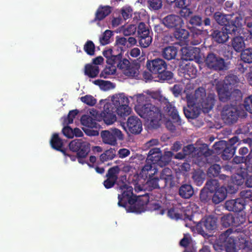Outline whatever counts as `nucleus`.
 Masks as SVG:
<instances>
[{
	"instance_id": "46",
	"label": "nucleus",
	"mask_w": 252,
	"mask_h": 252,
	"mask_svg": "<svg viewBox=\"0 0 252 252\" xmlns=\"http://www.w3.org/2000/svg\"><path fill=\"white\" fill-rule=\"evenodd\" d=\"M220 169L221 167L219 164H214L208 168L207 174L210 177H217L219 175Z\"/></svg>"
},
{
	"instance_id": "53",
	"label": "nucleus",
	"mask_w": 252,
	"mask_h": 252,
	"mask_svg": "<svg viewBox=\"0 0 252 252\" xmlns=\"http://www.w3.org/2000/svg\"><path fill=\"white\" fill-rule=\"evenodd\" d=\"M82 102L91 106H94L96 103V100L91 95H86L80 98Z\"/></svg>"
},
{
	"instance_id": "10",
	"label": "nucleus",
	"mask_w": 252,
	"mask_h": 252,
	"mask_svg": "<svg viewBox=\"0 0 252 252\" xmlns=\"http://www.w3.org/2000/svg\"><path fill=\"white\" fill-rule=\"evenodd\" d=\"M221 120L228 126L236 123L240 116V111L236 106L232 104H225L220 111Z\"/></svg>"
},
{
	"instance_id": "14",
	"label": "nucleus",
	"mask_w": 252,
	"mask_h": 252,
	"mask_svg": "<svg viewBox=\"0 0 252 252\" xmlns=\"http://www.w3.org/2000/svg\"><path fill=\"white\" fill-rule=\"evenodd\" d=\"M101 137L105 144L113 146L117 144V139H123V135L121 131L117 128L111 129L110 130H102L101 132Z\"/></svg>"
},
{
	"instance_id": "60",
	"label": "nucleus",
	"mask_w": 252,
	"mask_h": 252,
	"mask_svg": "<svg viewBox=\"0 0 252 252\" xmlns=\"http://www.w3.org/2000/svg\"><path fill=\"white\" fill-rule=\"evenodd\" d=\"M244 107L246 111L252 114V95L245 99Z\"/></svg>"
},
{
	"instance_id": "59",
	"label": "nucleus",
	"mask_w": 252,
	"mask_h": 252,
	"mask_svg": "<svg viewBox=\"0 0 252 252\" xmlns=\"http://www.w3.org/2000/svg\"><path fill=\"white\" fill-rule=\"evenodd\" d=\"M187 74L191 78L196 77L197 70L196 68L193 65H187L186 66Z\"/></svg>"
},
{
	"instance_id": "45",
	"label": "nucleus",
	"mask_w": 252,
	"mask_h": 252,
	"mask_svg": "<svg viewBox=\"0 0 252 252\" xmlns=\"http://www.w3.org/2000/svg\"><path fill=\"white\" fill-rule=\"evenodd\" d=\"M192 178L197 186H201L204 180V174L202 171H195L192 173Z\"/></svg>"
},
{
	"instance_id": "32",
	"label": "nucleus",
	"mask_w": 252,
	"mask_h": 252,
	"mask_svg": "<svg viewBox=\"0 0 252 252\" xmlns=\"http://www.w3.org/2000/svg\"><path fill=\"white\" fill-rule=\"evenodd\" d=\"M174 36L176 39L183 42L184 43H187L188 42L189 32L187 30L179 28L175 29Z\"/></svg>"
},
{
	"instance_id": "50",
	"label": "nucleus",
	"mask_w": 252,
	"mask_h": 252,
	"mask_svg": "<svg viewBox=\"0 0 252 252\" xmlns=\"http://www.w3.org/2000/svg\"><path fill=\"white\" fill-rule=\"evenodd\" d=\"M84 50L86 53L90 56H93L95 52V46L93 41H87L84 46Z\"/></svg>"
},
{
	"instance_id": "63",
	"label": "nucleus",
	"mask_w": 252,
	"mask_h": 252,
	"mask_svg": "<svg viewBox=\"0 0 252 252\" xmlns=\"http://www.w3.org/2000/svg\"><path fill=\"white\" fill-rule=\"evenodd\" d=\"M233 182L238 186L242 185L245 182L244 177L240 174H236L232 177Z\"/></svg>"
},
{
	"instance_id": "20",
	"label": "nucleus",
	"mask_w": 252,
	"mask_h": 252,
	"mask_svg": "<svg viewBox=\"0 0 252 252\" xmlns=\"http://www.w3.org/2000/svg\"><path fill=\"white\" fill-rule=\"evenodd\" d=\"M174 177L172 174V170L169 168H164L160 173V180L163 182L161 184V188H171L175 186V182L174 180Z\"/></svg>"
},
{
	"instance_id": "62",
	"label": "nucleus",
	"mask_w": 252,
	"mask_h": 252,
	"mask_svg": "<svg viewBox=\"0 0 252 252\" xmlns=\"http://www.w3.org/2000/svg\"><path fill=\"white\" fill-rule=\"evenodd\" d=\"M209 190H207L205 188L201 190L199 198L201 202H207L209 200Z\"/></svg>"
},
{
	"instance_id": "51",
	"label": "nucleus",
	"mask_w": 252,
	"mask_h": 252,
	"mask_svg": "<svg viewBox=\"0 0 252 252\" xmlns=\"http://www.w3.org/2000/svg\"><path fill=\"white\" fill-rule=\"evenodd\" d=\"M79 111L78 110H73L69 112L68 115L66 117L64 118L63 124L68 125L71 124L73 122V119L75 116L78 114Z\"/></svg>"
},
{
	"instance_id": "27",
	"label": "nucleus",
	"mask_w": 252,
	"mask_h": 252,
	"mask_svg": "<svg viewBox=\"0 0 252 252\" xmlns=\"http://www.w3.org/2000/svg\"><path fill=\"white\" fill-rule=\"evenodd\" d=\"M212 200L215 204H218L222 202L227 196V190L225 187H221L214 191Z\"/></svg>"
},
{
	"instance_id": "55",
	"label": "nucleus",
	"mask_w": 252,
	"mask_h": 252,
	"mask_svg": "<svg viewBox=\"0 0 252 252\" xmlns=\"http://www.w3.org/2000/svg\"><path fill=\"white\" fill-rule=\"evenodd\" d=\"M137 27L134 25H130L125 28L123 30V33L125 36H129L135 34Z\"/></svg>"
},
{
	"instance_id": "3",
	"label": "nucleus",
	"mask_w": 252,
	"mask_h": 252,
	"mask_svg": "<svg viewBox=\"0 0 252 252\" xmlns=\"http://www.w3.org/2000/svg\"><path fill=\"white\" fill-rule=\"evenodd\" d=\"M233 232L232 228H228L221 233L213 244L214 249L216 251H225L226 252H237L239 250L245 249L248 241L242 237L235 239L234 236H230Z\"/></svg>"
},
{
	"instance_id": "43",
	"label": "nucleus",
	"mask_w": 252,
	"mask_h": 252,
	"mask_svg": "<svg viewBox=\"0 0 252 252\" xmlns=\"http://www.w3.org/2000/svg\"><path fill=\"white\" fill-rule=\"evenodd\" d=\"M241 59L245 63H252V48H249L243 50L241 54Z\"/></svg>"
},
{
	"instance_id": "49",
	"label": "nucleus",
	"mask_w": 252,
	"mask_h": 252,
	"mask_svg": "<svg viewBox=\"0 0 252 252\" xmlns=\"http://www.w3.org/2000/svg\"><path fill=\"white\" fill-rule=\"evenodd\" d=\"M113 35V32L110 30H106L103 33L102 37L100 38V44L102 45H106L110 43L111 37Z\"/></svg>"
},
{
	"instance_id": "39",
	"label": "nucleus",
	"mask_w": 252,
	"mask_h": 252,
	"mask_svg": "<svg viewBox=\"0 0 252 252\" xmlns=\"http://www.w3.org/2000/svg\"><path fill=\"white\" fill-rule=\"evenodd\" d=\"M160 178L154 177L147 179L146 185L149 190H152L155 189H159L161 188Z\"/></svg>"
},
{
	"instance_id": "57",
	"label": "nucleus",
	"mask_w": 252,
	"mask_h": 252,
	"mask_svg": "<svg viewBox=\"0 0 252 252\" xmlns=\"http://www.w3.org/2000/svg\"><path fill=\"white\" fill-rule=\"evenodd\" d=\"M130 64V63L127 59L122 57L121 63L118 64L117 67L121 69L124 73Z\"/></svg>"
},
{
	"instance_id": "16",
	"label": "nucleus",
	"mask_w": 252,
	"mask_h": 252,
	"mask_svg": "<svg viewBox=\"0 0 252 252\" xmlns=\"http://www.w3.org/2000/svg\"><path fill=\"white\" fill-rule=\"evenodd\" d=\"M162 23L169 29H179L182 28L184 22L182 18L175 14H169L162 19Z\"/></svg>"
},
{
	"instance_id": "31",
	"label": "nucleus",
	"mask_w": 252,
	"mask_h": 252,
	"mask_svg": "<svg viewBox=\"0 0 252 252\" xmlns=\"http://www.w3.org/2000/svg\"><path fill=\"white\" fill-rule=\"evenodd\" d=\"M178 52L177 48L173 46H169L163 49L162 51V57L167 60L174 59Z\"/></svg>"
},
{
	"instance_id": "42",
	"label": "nucleus",
	"mask_w": 252,
	"mask_h": 252,
	"mask_svg": "<svg viewBox=\"0 0 252 252\" xmlns=\"http://www.w3.org/2000/svg\"><path fill=\"white\" fill-rule=\"evenodd\" d=\"M220 188L219 181L216 179H210L208 180L205 187V188H206L210 193H213Z\"/></svg>"
},
{
	"instance_id": "33",
	"label": "nucleus",
	"mask_w": 252,
	"mask_h": 252,
	"mask_svg": "<svg viewBox=\"0 0 252 252\" xmlns=\"http://www.w3.org/2000/svg\"><path fill=\"white\" fill-rule=\"evenodd\" d=\"M236 147L234 145L228 143L226 148L221 152V158L225 160L230 159L234 155Z\"/></svg>"
},
{
	"instance_id": "29",
	"label": "nucleus",
	"mask_w": 252,
	"mask_h": 252,
	"mask_svg": "<svg viewBox=\"0 0 252 252\" xmlns=\"http://www.w3.org/2000/svg\"><path fill=\"white\" fill-rule=\"evenodd\" d=\"M161 151L159 148H154L150 150L147 155L146 162L153 164H157Z\"/></svg>"
},
{
	"instance_id": "8",
	"label": "nucleus",
	"mask_w": 252,
	"mask_h": 252,
	"mask_svg": "<svg viewBox=\"0 0 252 252\" xmlns=\"http://www.w3.org/2000/svg\"><path fill=\"white\" fill-rule=\"evenodd\" d=\"M217 226L218 219L212 215L205 216L195 224L197 232L204 237L208 236L207 232H211L217 229Z\"/></svg>"
},
{
	"instance_id": "1",
	"label": "nucleus",
	"mask_w": 252,
	"mask_h": 252,
	"mask_svg": "<svg viewBox=\"0 0 252 252\" xmlns=\"http://www.w3.org/2000/svg\"><path fill=\"white\" fill-rule=\"evenodd\" d=\"M187 107L184 108V113L188 119L197 118L202 111L208 113L213 108L216 102V95L209 94L206 95V90L203 87L197 89L193 95L187 96Z\"/></svg>"
},
{
	"instance_id": "35",
	"label": "nucleus",
	"mask_w": 252,
	"mask_h": 252,
	"mask_svg": "<svg viewBox=\"0 0 252 252\" xmlns=\"http://www.w3.org/2000/svg\"><path fill=\"white\" fill-rule=\"evenodd\" d=\"M244 36H237L234 37L232 40V46L237 52H242L245 47V44L244 43Z\"/></svg>"
},
{
	"instance_id": "56",
	"label": "nucleus",
	"mask_w": 252,
	"mask_h": 252,
	"mask_svg": "<svg viewBox=\"0 0 252 252\" xmlns=\"http://www.w3.org/2000/svg\"><path fill=\"white\" fill-rule=\"evenodd\" d=\"M245 169L247 173H252V150L250 151L248 155H247V159L245 163Z\"/></svg>"
},
{
	"instance_id": "21",
	"label": "nucleus",
	"mask_w": 252,
	"mask_h": 252,
	"mask_svg": "<svg viewBox=\"0 0 252 252\" xmlns=\"http://www.w3.org/2000/svg\"><path fill=\"white\" fill-rule=\"evenodd\" d=\"M246 205V200L243 198H238L227 200L225 203V207L229 211L240 212L245 208Z\"/></svg>"
},
{
	"instance_id": "30",
	"label": "nucleus",
	"mask_w": 252,
	"mask_h": 252,
	"mask_svg": "<svg viewBox=\"0 0 252 252\" xmlns=\"http://www.w3.org/2000/svg\"><path fill=\"white\" fill-rule=\"evenodd\" d=\"M244 25L248 29H242L241 27L240 32L237 33L236 34H242L246 40L251 39L252 38V19L248 18H246Z\"/></svg>"
},
{
	"instance_id": "22",
	"label": "nucleus",
	"mask_w": 252,
	"mask_h": 252,
	"mask_svg": "<svg viewBox=\"0 0 252 252\" xmlns=\"http://www.w3.org/2000/svg\"><path fill=\"white\" fill-rule=\"evenodd\" d=\"M164 99L163 109L164 112L172 118L174 123H177L178 125H181V120L176 107L172 103L169 102L167 99L165 98Z\"/></svg>"
},
{
	"instance_id": "2",
	"label": "nucleus",
	"mask_w": 252,
	"mask_h": 252,
	"mask_svg": "<svg viewBox=\"0 0 252 252\" xmlns=\"http://www.w3.org/2000/svg\"><path fill=\"white\" fill-rule=\"evenodd\" d=\"M117 189L121 194L118 195L119 206L125 208L127 212L140 213L145 210V207L149 202L148 193L140 194L138 196L133 192V188L125 183H118Z\"/></svg>"
},
{
	"instance_id": "24",
	"label": "nucleus",
	"mask_w": 252,
	"mask_h": 252,
	"mask_svg": "<svg viewBox=\"0 0 252 252\" xmlns=\"http://www.w3.org/2000/svg\"><path fill=\"white\" fill-rule=\"evenodd\" d=\"M157 172L158 169L153 166V164L147 162L142 168L139 175L144 179H148L155 177Z\"/></svg>"
},
{
	"instance_id": "36",
	"label": "nucleus",
	"mask_w": 252,
	"mask_h": 252,
	"mask_svg": "<svg viewBox=\"0 0 252 252\" xmlns=\"http://www.w3.org/2000/svg\"><path fill=\"white\" fill-rule=\"evenodd\" d=\"M81 123L84 126L91 128H96L98 125L95 119L87 115H84L81 117Z\"/></svg>"
},
{
	"instance_id": "19",
	"label": "nucleus",
	"mask_w": 252,
	"mask_h": 252,
	"mask_svg": "<svg viewBox=\"0 0 252 252\" xmlns=\"http://www.w3.org/2000/svg\"><path fill=\"white\" fill-rule=\"evenodd\" d=\"M147 69L152 73L158 74L162 70L167 69V64L162 59L157 58L148 61L146 63Z\"/></svg>"
},
{
	"instance_id": "28",
	"label": "nucleus",
	"mask_w": 252,
	"mask_h": 252,
	"mask_svg": "<svg viewBox=\"0 0 252 252\" xmlns=\"http://www.w3.org/2000/svg\"><path fill=\"white\" fill-rule=\"evenodd\" d=\"M193 187L190 184H183L179 188V194L183 198L189 199L193 196Z\"/></svg>"
},
{
	"instance_id": "40",
	"label": "nucleus",
	"mask_w": 252,
	"mask_h": 252,
	"mask_svg": "<svg viewBox=\"0 0 252 252\" xmlns=\"http://www.w3.org/2000/svg\"><path fill=\"white\" fill-rule=\"evenodd\" d=\"M139 67L137 63L130 64L124 74L128 77H137L139 74Z\"/></svg>"
},
{
	"instance_id": "38",
	"label": "nucleus",
	"mask_w": 252,
	"mask_h": 252,
	"mask_svg": "<svg viewBox=\"0 0 252 252\" xmlns=\"http://www.w3.org/2000/svg\"><path fill=\"white\" fill-rule=\"evenodd\" d=\"M50 143L51 147L56 150H59L63 145V140L59 137V134L57 133H55L52 135Z\"/></svg>"
},
{
	"instance_id": "48",
	"label": "nucleus",
	"mask_w": 252,
	"mask_h": 252,
	"mask_svg": "<svg viewBox=\"0 0 252 252\" xmlns=\"http://www.w3.org/2000/svg\"><path fill=\"white\" fill-rule=\"evenodd\" d=\"M228 143L224 140H220L215 142L213 145L214 149L217 154H220L221 152L226 148Z\"/></svg>"
},
{
	"instance_id": "6",
	"label": "nucleus",
	"mask_w": 252,
	"mask_h": 252,
	"mask_svg": "<svg viewBox=\"0 0 252 252\" xmlns=\"http://www.w3.org/2000/svg\"><path fill=\"white\" fill-rule=\"evenodd\" d=\"M213 17L218 24L223 26L222 30L228 31L231 35H236L240 32L243 22V18L240 14L226 15L216 12Z\"/></svg>"
},
{
	"instance_id": "44",
	"label": "nucleus",
	"mask_w": 252,
	"mask_h": 252,
	"mask_svg": "<svg viewBox=\"0 0 252 252\" xmlns=\"http://www.w3.org/2000/svg\"><path fill=\"white\" fill-rule=\"evenodd\" d=\"M116 156V151L114 148H110L105 151L100 156V160L103 162L108 160H111L114 158Z\"/></svg>"
},
{
	"instance_id": "58",
	"label": "nucleus",
	"mask_w": 252,
	"mask_h": 252,
	"mask_svg": "<svg viewBox=\"0 0 252 252\" xmlns=\"http://www.w3.org/2000/svg\"><path fill=\"white\" fill-rule=\"evenodd\" d=\"M189 23L194 26H201L202 25V18L199 15H194L191 17Z\"/></svg>"
},
{
	"instance_id": "9",
	"label": "nucleus",
	"mask_w": 252,
	"mask_h": 252,
	"mask_svg": "<svg viewBox=\"0 0 252 252\" xmlns=\"http://www.w3.org/2000/svg\"><path fill=\"white\" fill-rule=\"evenodd\" d=\"M90 146L89 142L78 139L71 141L68 145L69 150L76 153L78 161L81 163H83L82 159L85 158L89 153Z\"/></svg>"
},
{
	"instance_id": "25",
	"label": "nucleus",
	"mask_w": 252,
	"mask_h": 252,
	"mask_svg": "<svg viewBox=\"0 0 252 252\" xmlns=\"http://www.w3.org/2000/svg\"><path fill=\"white\" fill-rule=\"evenodd\" d=\"M112 11V7L108 5H100L97 8L95 14V18L93 22L100 21L104 19L106 16L110 14Z\"/></svg>"
},
{
	"instance_id": "18",
	"label": "nucleus",
	"mask_w": 252,
	"mask_h": 252,
	"mask_svg": "<svg viewBox=\"0 0 252 252\" xmlns=\"http://www.w3.org/2000/svg\"><path fill=\"white\" fill-rule=\"evenodd\" d=\"M116 114L117 111L114 110L112 105L107 103L104 104L100 116L106 124L111 125L116 121Z\"/></svg>"
},
{
	"instance_id": "17",
	"label": "nucleus",
	"mask_w": 252,
	"mask_h": 252,
	"mask_svg": "<svg viewBox=\"0 0 252 252\" xmlns=\"http://www.w3.org/2000/svg\"><path fill=\"white\" fill-rule=\"evenodd\" d=\"M221 221L222 226L225 227L230 226L237 227L244 223V220L241 216L228 214L221 217Z\"/></svg>"
},
{
	"instance_id": "5",
	"label": "nucleus",
	"mask_w": 252,
	"mask_h": 252,
	"mask_svg": "<svg viewBox=\"0 0 252 252\" xmlns=\"http://www.w3.org/2000/svg\"><path fill=\"white\" fill-rule=\"evenodd\" d=\"M134 109L139 116L149 122V128L157 129L160 127L163 115L159 107L147 103L144 105H135Z\"/></svg>"
},
{
	"instance_id": "15",
	"label": "nucleus",
	"mask_w": 252,
	"mask_h": 252,
	"mask_svg": "<svg viewBox=\"0 0 252 252\" xmlns=\"http://www.w3.org/2000/svg\"><path fill=\"white\" fill-rule=\"evenodd\" d=\"M123 127L127 132L132 134H138L142 130V124L141 120L136 116H130L127 120L126 125L124 124Z\"/></svg>"
},
{
	"instance_id": "41",
	"label": "nucleus",
	"mask_w": 252,
	"mask_h": 252,
	"mask_svg": "<svg viewBox=\"0 0 252 252\" xmlns=\"http://www.w3.org/2000/svg\"><path fill=\"white\" fill-rule=\"evenodd\" d=\"M123 54L121 52L118 53L115 52L110 59H108V60H106V63L107 64L111 65L112 67L116 68L117 67L118 64L121 63V60Z\"/></svg>"
},
{
	"instance_id": "13",
	"label": "nucleus",
	"mask_w": 252,
	"mask_h": 252,
	"mask_svg": "<svg viewBox=\"0 0 252 252\" xmlns=\"http://www.w3.org/2000/svg\"><path fill=\"white\" fill-rule=\"evenodd\" d=\"M137 34L139 37L140 46L147 48L149 46L152 41V37L150 35L151 31L149 27L143 22H140L137 28Z\"/></svg>"
},
{
	"instance_id": "26",
	"label": "nucleus",
	"mask_w": 252,
	"mask_h": 252,
	"mask_svg": "<svg viewBox=\"0 0 252 252\" xmlns=\"http://www.w3.org/2000/svg\"><path fill=\"white\" fill-rule=\"evenodd\" d=\"M224 30L222 31L215 30L212 33L211 36L215 41L218 43H224L226 42L228 38V34L230 33H228V31L224 32Z\"/></svg>"
},
{
	"instance_id": "12",
	"label": "nucleus",
	"mask_w": 252,
	"mask_h": 252,
	"mask_svg": "<svg viewBox=\"0 0 252 252\" xmlns=\"http://www.w3.org/2000/svg\"><path fill=\"white\" fill-rule=\"evenodd\" d=\"M204 62L208 68L215 71H221L226 68L224 60L214 53H209Z\"/></svg>"
},
{
	"instance_id": "61",
	"label": "nucleus",
	"mask_w": 252,
	"mask_h": 252,
	"mask_svg": "<svg viewBox=\"0 0 252 252\" xmlns=\"http://www.w3.org/2000/svg\"><path fill=\"white\" fill-rule=\"evenodd\" d=\"M240 198H243L244 200L248 202L247 199H250L252 197V190L245 189L242 190L240 193Z\"/></svg>"
},
{
	"instance_id": "47",
	"label": "nucleus",
	"mask_w": 252,
	"mask_h": 252,
	"mask_svg": "<svg viewBox=\"0 0 252 252\" xmlns=\"http://www.w3.org/2000/svg\"><path fill=\"white\" fill-rule=\"evenodd\" d=\"M158 77L160 81H169L173 77V73L169 70H162L158 74Z\"/></svg>"
},
{
	"instance_id": "23",
	"label": "nucleus",
	"mask_w": 252,
	"mask_h": 252,
	"mask_svg": "<svg viewBox=\"0 0 252 252\" xmlns=\"http://www.w3.org/2000/svg\"><path fill=\"white\" fill-rule=\"evenodd\" d=\"M182 52L183 60L192 61L200 58V50L197 47H184L182 48Z\"/></svg>"
},
{
	"instance_id": "64",
	"label": "nucleus",
	"mask_w": 252,
	"mask_h": 252,
	"mask_svg": "<svg viewBox=\"0 0 252 252\" xmlns=\"http://www.w3.org/2000/svg\"><path fill=\"white\" fill-rule=\"evenodd\" d=\"M62 132L64 136L68 138L73 137V129L69 126H64L62 129Z\"/></svg>"
},
{
	"instance_id": "52",
	"label": "nucleus",
	"mask_w": 252,
	"mask_h": 252,
	"mask_svg": "<svg viewBox=\"0 0 252 252\" xmlns=\"http://www.w3.org/2000/svg\"><path fill=\"white\" fill-rule=\"evenodd\" d=\"M148 4L149 8L154 10L160 9L162 6L161 0H148Z\"/></svg>"
},
{
	"instance_id": "34",
	"label": "nucleus",
	"mask_w": 252,
	"mask_h": 252,
	"mask_svg": "<svg viewBox=\"0 0 252 252\" xmlns=\"http://www.w3.org/2000/svg\"><path fill=\"white\" fill-rule=\"evenodd\" d=\"M173 156L171 151H165L163 154L161 152L157 164L160 167L166 166L171 161Z\"/></svg>"
},
{
	"instance_id": "11",
	"label": "nucleus",
	"mask_w": 252,
	"mask_h": 252,
	"mask_svg": "<svg viewBox=\"0 0 252 252\" xmlns=\"http://www.w3.org/2000/svg\"><path fill=\"white\" fill-rule=\"evenodd\" d=\"M121 169L118 165L113 166L108 169L105 177L106 179L103 181V185L106 189H109L115 185L118 186V183L126 182V176H122L119 178Z\"/></svg>"
},
{
	"instance_id": "7",
	"label": "nucleus",
	"mask_w": 252,
	"mask_h": 252,
	"mask_svg": "<svg viewBox=\"0 0 252 252\" xmlns=\"http://www.w3.org/2000/svg\"><path fill=\"white\" fill-rule=\"evenodd\" d=\"M108 103L112 105L114 110L117 111V114L121 117L127 116L131 113V108L128 106L129 100L123 94L114 95L112 102Z\"/></svg>"
},
{
	"instance_id": "37",
	"label": "nucleus",
	"mask_w": 252,
	"mask_h": 252,
	"mask_svg": "<svg viewBox=\"0 0 252 252\" xmlns=\"http://www.w3.org/2000/svg\"><path fill=\"white\" fill-rule=\"evenodd\" d=\"M99 72V67L97 65L87 64L85 66V74L90 78L96 77Z\"/></svg>"
},
{
	"instance_id": "4",
	"label": "nucleus",
	"mask_w": 252,
	"mask_h": 252,
	"mask_svg": "<svg viewBox=\"0 0 252 252\" xmlns=\"http://www.w3.org/2000/svg\"><path fill=\"white\" fill-rule=\"evenodd\" d=\"M239 79L237 75L229 74L223 80L221 86L217 87V91L220 101L226 102L228 100L237 101L241 97V92L235 89L238 86Z\"/></svg>"
},
{
	"instance_id": "54",
	"label": "nucleus",
	"mask_w": 252,
	"mask_h": 252,
	"mask_svg": "<svg viewBox=\"0 0 252 252\" xmlns=\"http://www.w3.org/2000/svg\"><path fill=\"white\" fill-rule=\"evenodd\" d=\"M134 97H135L136 99L137 104L135 105H144L147 103H148L149 98L148 96L144 95L143 94H137L134 96Z\"/></svg>"
}]
</instances>
